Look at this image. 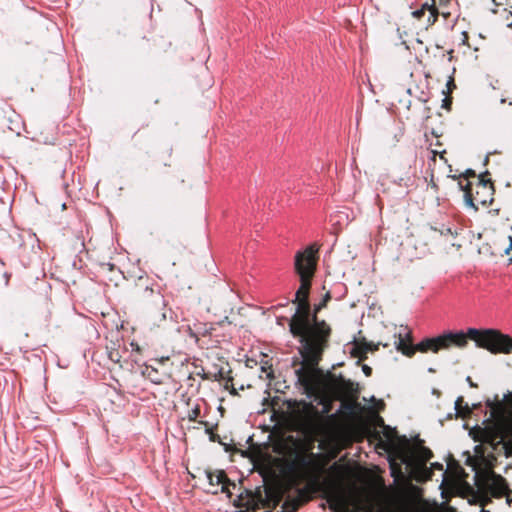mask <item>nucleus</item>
Returning <instances> with one entry per match:
<instances>
[{
  "mask_svg": "<svg viewBox=\"0 0 512 512\" xmlns=\"http://www.w3.org/2000/svg\"><path fill=\"white\" fill-rule=\"evenodd\" d=\"M231 374H232V370L231 369L225 370L224 368H221L215 374L214 379L217 380V381H224V382H227V383L228 382H232L233 381V376Z\"/></svg>",
  "mask_w": 512,
  "mask_h": 512,
  "instance_id": "bb28decb",
  "label": "nucleus"
},
{
  "mask_svg": "<svg viewBox=\"0 0 512 512\" xmlns=\"http://www.w3.org/2000/svg\"><path fill=\"white\" fill-rule=\"evenodd\" d=\"M378 344H374L372 342H368V352H374L378 350Z\"/></svg>",
  "mask_w": 512,
  "mask_h": 512,
  "instance_id": "4c0bfd02",
  "label": "nucleus"
},
{
  "mask_svg": "<svg viewBox=\"0 0 512 512\" xmlns=\"http://www.w3.org/2000/svg\"><path fill=\"white\" fill-rule=\"evenodd\" d=\"M331 477L321 481L314 475L303 488L297 489V496H288L281 506V512H296L312 499V494L323 493L332 512H414L407 500L399 501L394 507L384 502H370L365 505L354 502L345 487L346 468L334 463L329 468Z\"/></svg>",
  "mask_w": 512,
  "mask_h": 512,
  "instance_id": "f257e3e1",
  "label": "nucleus"
},
{
  "mask_svg": "<svg viewBox=\"0 0 512 512\" xmlns=\"http://www.w3.org/2000/svg\"><path fill=\"white\" fill-rule=\"evenodd\" d=\"M261 371L266 374V378L267 379L272 380L274 378V371H273V368H272V364H269L268 361H266L261 366Z\"/></svg>",
  "mask_w": 512,
  "mask_h": 512,
  "instance_id": "c756f323",
  "label": "nucleus"
},
{
  "mask_svg": "<svg viewBox=\"0 0 512 512\" xmlns=\"http://www.w3.org/2000/svg\"><path fill=\"white\" fill-rule=\"evenodd\" d=\"M428 8L430 10V17L428 19L429 22H435L437 18V9L432 5L429 6L427 3L422 6V10Z\"/></svg>",
  "mask_w": 512,
  "mask_h": 512,
  "instance_id": "7c9ffc66",
  "label": "nucleus"
},
{
  "mask_svg": "<svg viewBox=\"0 0 512 512\" xmlns=\"http://www.w3.org/2000/svg\"><path fill=\"white\" fill-rule=\"evenodd\" d=\"M456 416L462 419H467L472 414V408L467 403H464V398L459 396L455 401Z\"/></svg>",
  "mask_w": 512,
  "mask_h": 512,
  "instance_id": "4be33fe9",
  "label": "nucleus"
},
{
  "mask_svg": "<svg viewBox=\"0 0 512 512\" xmlns=\"http://www.w3.org/2000/svg\"><path fill=\"white\" fill-rule=\"evenodd\" d=\"M134 294L140 300H148L151 297H155L156 304L160 307L154 317L159 318V323L166 321L168 309L166 308L165 300L159 292H155L154 289L149 285L147 278H138L137 282L135 283Z\"/></svg>",
  "mask_w": 512,
  "mask_h": 512,
  "instance_id": "6e6552de",
  "label": "nucleus"
},
{
  "mask_svg": "<svg viewBox=\"0 0 512 512\" xmlns=\"http://www.w3.org/2000/svg\"><path fill=\"white\" fill-rule=\"evenodd\" d=\"M328 445L331 446V449H330L331 457L335 458L339 454L341 448L336 446V445H334V444H332V443H329Z\"/></svg>",
  "mask_w": 512,
  "mask_h": 512,
  "instance_id": "72a5a7b5",
  "label": "nucleus"
},
{
  "mask_svg": "<svg viewBox=\"0 0 512 512\" xmlns=\"http://www.w3.org/2000/svg\"><path fill=\"white\" fill-rule=\"evenodd\" d=\"M131 346L133 347V349H135L136 351L140 352V347L138 344H135V343H131Z\"/></svg>",
  "mask_w": 512,
  "mask_h": 512,
  "instance_id": "a18cd8bd",
  "label": "nucleus"
},
{
  "mask_svg": "<svg viewBox=\"0 0 512 512\" xmlns=\"http://www.w3.org/2000/svg\"><path fill=\"white\" fill-rule=\"evenodd\" d=\"M285 491L281 488H268L265 491V507L275 508L283 500Z\"/></svg>",
  "mask_w": 512,
  "mask_h": 512,
  "instance_id": "6ab92c4d",
  "label": "nucleus"
},
{
  "mask_svg": "<svg viewBox=\"0 0 512 512\" xmlns=\"http://www.w3.org/2000/svg\"><path fill=\"white\" fill-rule=\"evenodd\" d=\"M329 299H330V294H329V293H327V294L325 295V298H324V300H323V301H325V303H326Z\"/></svg>",
  "mask_w": 512,
  "mask_h": 512,
  "instance_id": "8fccbe9b",
  "label": "nucleus"
},
{
  "mask_svg": "<svg viewBox=\"0 0 512 512\" xmlns=\"http://www.w3.org/2000/svg\"><path fill=\"white\" fill-rule=\"evenodd\" d=\"M329 385L337 396V400L343 398H354L358 393V385L349 379H345L342 375L336 376L330 372L325 374Z\"/></svg>",
  "mask_w": 512,
  "mask_h": 512,
  "instance_id": "1a4fd4ad",
  "label": "nucleus"
},
{
  "mask_svg": "<svg viewBox=\"0 0 512 512\" xmlns=\"http://www.w3.org/2000/svg\"><path fill=\"white\" fill-rule=\"evenodd\" d=\"M422 11H423L422 9L421 10H417L413 14H414L415 17H419L422 14Z\"/></svg>",
  "mask_w": 512,
  "mask_h": 512,
  "instance_id": "49530a36",
  "label": "nucleus"
},
{
  "mask_svg": "<svg viewBox=\"0 0 512 512\" xmlns=\"http://www.w3.org/2000/svg\"><path fill=\"white\" fill-rule=\"evenodd\" d=\"M450 85L455 86L452 80L448 81V83H447L448 90H447V91H444V90L442 91V93H443V95H444V96H449V95L452 93V90H451V88H450Z\"/></svg>",
  "mask_w": 512,
  "mask_h": 512,
  "instance_id": "e433bc0d",
  "label": "nucleus"
},
{
  "mask_svg": "<svg viewBox=\"0 0 512 512\" xmlns=\"http://www.w3.org/2000/svg\"><path fill=\"white\" fill-rule=\"evenodd\" d=\"M508 27H512V21L507 23Z\"/></svg>",
  "mask_w": 512,
  "mask_h": 512,
  "instance_id": "864d4df0",
  "label": "nucleus"
},
{
  "mask_svg": "<svg viewBox=\"0 0 512 512\" xmlns=\"http://www.w3.org/2000/svg\"><path fill=\"white\" fill-rule=\"evenodd\" d=\"M207 478L210 485H222V492H227L230 494L229 487H236V484L232 482L226 475L223 470L217 471V473H213L208 471Z\"/></svg>",
  "mask_w": 512,
  "mask_h": 512,
  "instance_id": "f3484780",
  "label": "nucleus"
},
{
  "mask_svg": "<svg viewBox=\"0 0 512 512\" xmlns=\"http://www.w3.org/2000/svg\"><path fill=\"white\" fill-rule=\"evenodd\" d=\"M255 365H257V361L254 359H247L246 366L253 368Z\"/></svg>",
  "mask_w": 512,
  "mask_h": 512,
  "instance_id": "58836bf2",
  "label": "nucleus"
},
{
  "mask_svg": "<svg viewBox=\"0 0 512 512\" xmlns=\"http://www.w3.org/2000/svg\"><path fill=\"white\" fill-rule=\"evenodd\" d=\"M326 305L325 301H322L318 306H321L322 308Z\"/></svg>",
  "mask_w": 512,
  "mask_h": 512,
  "instance_id": "603ef678",
  "label": "nucleus"
},
{
  "mask_svg": "<svg viewBox=\"0 0 512 512\" xmlns=\"http://www.w3.org/2000/svg\"><path fill=\"white\" fill-rule=\"evenodd\" d=\"M312 280L300 278V286L292 303L297 304L289 320V331L301 344L299 353L322 347H329L332 329L325 320L311 315L309 293Z\"/></svg>",
  "mask_w": 512,
  "mask_h": 512,
  "instance_id": "f03ea898",
  "label": "nucleus"
},
{
  "mask_svg": "<svg viewBox=\"0 0 512 512\" xmlns=\"http://www.w3.org/2000/svg\"><path fill=\"white\" fill-rule=\"evenodd\" d=\"M319 457L318 454H315L313 452L305 453L302 455H299L295 461H293L289 465V470L291 472H297V477L299 480L303 479V472L298 470H304L310 467L315 459Z\"/></svg>",
  "mask_w": 512,
  "mask_h": 512,
  "instance_id": "4468645a",
  "label": "nucleus"
},
{
  "mask_svg": "<svg viewBox=\"0 0 512 512\" xmlns=\"http://www.w3.org/2000/svg\"><path fill=\"white\" fill-rule=\"evenodd\" d=\"M321 309H322V307H321V306L316 305V306H315V308H314V311H313V313H311V315H315V316L317 317V314H318V312H319Z\"/></svg>",
  "mask_w": 512,
  "mask_h": 512,
  "instance_id": "37998d69",
  "label": "nucleus"
},
{
  "mask_svg": "<svg viewBox=\"0 0 512 512\" xmlns=\"http://www.w3.org/2000/svg\"><path fill=\"white\" fill-rule=\"evenodd\" d=\"M304 404H305V406H306L307 408H309V409H314V407H313V405H312V404H310V403H309V404L304 403Z\"/></svg>",
  "mask_w": 512,
  "mask_h": 512,
  "instance_id": "3c124183",
  "label": "nucleus"
},
{
  "mask_svg": "<svg viewBox=\"0 0 512 512\" xmlns=\"http://www.w3.org/2000/svg\"><path fill=\"white\" fill-rule=\"evenodd\" d=\"M198 423H199L200 425H203V426L205 427V432H206V434H208V436H209V440H210L211 442H217V443H219V444H221V445H223V446H226V445L221 441L220 436L214 432V428H216V427H217V425H215L214 427H210L209 423H208L207 421H203V420L198 421ZM225 449H226V451L228 450V448H227V447H225Z\"/></svg>",
  "mask_w": 512,
  "mask_h": 512,
  "instance_id": "393cba45",
  "label": "nucleus"
},
{
  "mask_svg": "<svg viewBox=\"0 0 512 512\" xmlns=\"http://www.w3.org/2000/svg\"><path fill=\"white\" fill-rule=\"evenodd\" d=\"M300 429L305 435V442L303 448L306 453H310L312 452L314 448V443L316 441L317 427L315 423L311 421H305L302 423Z\"/></svg>",
  "mask_w": 512,
  "mask_h": 512,
  "instance_id": "2eb2a0df",
  "label": "nucleus"
},
{
  "mask_svg": "<svg viewBox=\"0 0 512 512\" xmlns=\"http://www.w3.org/2000/svg\"><path fill=\"white\" fill-rule=\"evenodd\" d=\"M362 371L367 377L372 375V368L366 364L362 365Z\"/></svg>",
  "mask_w": 512,
  "mask_h": 512,
  "instance_id": "c9c22d12",
  "label": "nucleus"
},
{
  "mask_svg": "<svg viewBox=\"0 0 512 512\" xmlns=\"http://www.w3.org/2000/svg\"><path fill=\"white\" fill-rule=\"evenodd\" d=\"M480 407H481V404H480V403H478V404H473L471 408H472V410H473V409H478V408H480Z\"/></svg>",
  "mask_w": 512,
  "mask_h": 512,
  "instance_id": "de8ad7c7",
  "label": "nucleus"
},
{
  "mask_svg": "<svg viewBox=\"0 0 512 512\" xmlns=\"http://www.w3.org/2000/svg\"><path fill=\"white\" fill-rule=\"evenodd\" d=\"M482 512H489V511L482 510Z\"/></svg>",
  "mask_w": 512,
  "mask_h": 512,
  "instance_id": "6e6d98bb",
  "label": "nucleus"
},
{
  "mask_svg": "<svg viewBox=\"0 0 512 512\" xmlns=\"http://www.w3.org/2000/svg\"><path fill=\"white\" fill-rule=\"evenodd\" d=\"M453 98H442L441 107L446 109L447 111L451 110Z\"/></svg>",
  "mask_w": 512,
  "mask_h": 512,
  "instance_id": "473e14b6",
  "label": "nucleus"
},
{
  "mask_svg": "<svg viewBox=\"0 0 512 512\" xmlns=\"http://www.w3.org/2000/svg\"><path fill=\"white\" fill-rule=\"evenodd\" d=\"M212 330L213 327L211 325L208 326L207 324L195 325V330L189 328L190 336L195 338L196 341L199 340V336L210 335Z\"/></svg>",
  "mask_w": 512,
  "mask_h": 512,
  "instance_id": "b1692460",
  "label": "nucleus"
},
{
  "mask_svg": "<svg viewBox=\"0 0 512 512\" xmlns=\"http://www.w3.org/2000/svg\"><path fill=\"white\" fill-rule=\"evenodd\" d=\"M108 340L110 341V345L106 346L108 358L113 363H119L120 360H121V354H120V351H119L120 337L112 338V339H108Z\"/></svg>",
  "mask_w": 512,
  "mask_h": 512,
  "instance_id": "412c9836",
  "label": "nucleus"
},
{
  "mask_svg": "<svg viewBox=\"0 0 512 512\" xmlns=\"http://www.w3.org/2000/svg\"><path fill=\"white\" fill-rule=\"evenodd\" d=\"M102 326L106 330L104 333V337L106 340L112 339V338H118L120 337V331H119V316L116 312L110 311V312H102Z\"/></svg>",
  "mask_w": 512,
  "mask_h": 512,
  "instance_id": "ddd939ff",
  "label": "nucleus"
},
{
  "mask_svg": "<svg viewBox=\"0 0 512 512\" xmlns=\"http://www.w3.org/2000/svg\"><path fill=\"white\" fill-rule=\"evenodd\" d=\"M391 469H392V475L394 477L402 476L400 467H397V469H396L395 464L391 463Z\"/></svg>",
  "mask_w": 512,
  "mask_h": 512,
  "instance_id": "f704fd0d",
  "label": "nucleus"
},
{
  "mask_svg": "<svg viewBox=\"0 0 512 512\" xmlns=\"http://www.w3.org/2000/svg\"><path fill=\"white\" fill-rule=\"evenodd\" d=\"M487 492L495 498L506 497L508 504L512 503V490L507 481L500 475H493L487 482Z\"/></svg>",
  "mask_w": 512,
  "mask_h": 512,
  "instance_id": "9b49d317",
  "label": "nucleus"
},
{
  "mask_svg": "<svg viewBox=\"0 0 512 512\" xmlns=\"http://www.w3.org/2000/svg\"><path fill=\"white\" fill-rule=\"evenodd\" d=\"M224 389L228 390L229 393L233 396H237L238 395V392H237V389L234 387L233 385V381L232 382H225L224 383Z\"/></svg>",
  "mask_w": 512,
  "mask_h": 512,
  "instance_id": "2f4dec72",
  "label": "nucleus"
},
{
  "mask_svg": "<svg viewBox=\"0 0 512 512\" xmlns=\"http://www.w3.org/2000/svg\"><path fill=\"white\" fill-rule=\"evenodd\" d=\"M466 381L468 382L469 386L472 388H476L477 384L473 382L472 378L470 376L467 377Z\"/></svg>",
  "mask_w": 512,
  "mask_h": 512,
  "instance_id": "ea45409f",
  "label": "nucleus"
},
{
  "mask_svg": "<svg viewBox=\"0 0 512 512\" xmlns=\"http://www.w3.org/2000/svg\"><path fill=\"white\" fill-rule=\"evenodd\" d=\"M478 177H479V175H476L475 171H473V170H467V171L465 172V174L460 175V176H458V177H456L455 175H454V176H452V178H453L454 180L458 179V183H459L460 181H462V182H463V184L467 183V180H468V181H475Z\"/></svg>",
  "mask_w": 512,
  "mask_h": 512,
  "instance_id": "cd10ccee",
  "label": "nucleus"
},
{
  "mask_svg": "<svg viewBox=\"0 0 512 512\" xmlns=\"http://www.w3.org/2000/svg\"><path fill=\"white\" fill-rule=\"evenodd\" d=\"M469 339L474 341L477 347L486 349L492 354L512 353V337L496 329L476 328H469L466 333L447 332L437 337L425 338L416 344V349L421 353L429 351L438 353L440 350H448L451 347L464 348Z\"/></svg>",
  "mask_w": 512,
  "mask_h": 512,
  "instance_id": "7ed1b4c3",
  "label": "nucleus"
},
{
  "mask_svg": "<svg viewBox=\"0 0 512 512\" xmlns=\"http://www.w3.org/2000/svg\"><path fill=\"white\" fill-rule=\"evenodd\" d=\"M464 193V201L468 207L478 211L480 208H489L494 202L495 188L488 171L479 175L475 181L458 183Z\"/></svg>",
  "mask_w": 512,
  "mask_h": 512,
  "instance_id": "423d86ee",
  "label": "nucleus"
},
{
  "mask_svg": "<svg viewBox=\"0 0 512 512\" xmlns=\"http://www.w3.org/2000/svg\"><path fill=\"white\" fill-rule=\"evenodd\" d=\"M326 349L328 347L300 352L302 359L294 358L292 367L295 368L297 384L304 389L308 397L319 400V404L323 406V413L328 414L337 396L332 391L325 373L319 368Z\"/></svg>",
  "mask_w": 512,
  "mask_h": 512,
  "instance_id": "20e7f679",
  "label": "nucleus"
},
{
  "mask_svg": "<svg viewBox=\"0 0 512 512\" xmlns=\"http://www.w3.org/2000/svg\"><path fill=\"white\" fill-rule=\"evenodd\" d=\"M200 416V406L196 404L193 408L188 411L187 418L190 422L197 421V418Z\"/></svg>",
  "mask_w": 512,
  "mask_h": 512,
  "instance_id": "c85d7f7f",
  "label": "nucleus"
},
{
  "mask_svg": "<svg viewBox=\"0 0 512 512\" xmlns=\"http://www.w3.org/2000/svg\"><path fill=\"white\" fill-rule=\"evenodd\" d=\"M447 233H451V230L449 228L446 229Z\"/></svg>",
  "mask_w": 512,
  "mask_h": 512,
  "instance_id": "5fc2aeb1",
  "label": "nucleus"
},
{
  "mask_svg": "<svg viewBox=\"0 0 512 512\" xmlns=\"http://www.w3.org/2000/svg\"><path fill=\"white\" fill-rule=\"evenodd\" d=\"M320 245L313 243L295 255L294 269L299 278L312 280L319 260Z\"/></svg>",
  "mask_w": 512,
  "mask_h": 512,
  "instance_id": "0eeeda50",
  "label": "nucleus"
},
{
  "mask_svg": "<svg viewBox=\"0 0 512 512\" xmlns=\"http://www.w3.org/2000/svg\"><path fill=\"white\" fill-rule=\"evenodd\" d=\"M395 344L397 350L407 357H412L417 352L416 345L412 343L411 333H407L406 337L400 334Z\"/></svg>",
  "mask_w": 512,
  "mask_h": 512,
  "instance_id": "a211bd4d",
  "label": "nucleus"
},
{
  "mask_svg": "<svg viewBox=\"0 0 512 512\" xmlns=\"http://www.w3.org/2000/svg\"><path fill=\"white\" fill-rule=\"evenodd\" d=\"M289 304V301L287 300L284 304L283 303H280L276 306H273L271 309L273 310H277L279 307H284V306H287Z\"/></svg>",
  "mask_w": 512,
  "mask_h": 512,
  "instance_id": "a19ab883",
  "label": "nucleus"
},
{
  "mask_svg": "<svg viewBox=\"0 0 512 512\" xmlns=\"http://www.w3.org/2000/svg\"><path fill=\"white\" fill-rule=\"evenodd\" d=\"M495 6H499V5H502V3L500 1H497V0H491Z\"/></svg>",
  "mask_w": 512,
  "mask_h": 512,
  "instance_id": "09e8293b",
  "label": "nucleus"
},
{
  "mask_svg": "<svg viewBox=\"0 0 512 512\" xmlns=\"http://www.w3.org/2000/svg\"><path fill=\"white\" fill-rule=\"evenodd\" d=\"M368 353V342L363 339L362 341L356 342L351 355L353 357L359 358L360 361L365 360L367 358Z\"/></svg>",
  "mask_w": 512,
  "mask_h": 512,
  "instance_id": "5701e85b",
  "label": "nucleus"
},
{
  "mask_svg": "<svg viewBox=\"0 0 512 512\" xmlns=\"http://www.w3.org/2000/svg\"><path fill=\"white\" fill-rule=\"evenodd\" d=\"M489 409L490 418L486 420L484 441L506 442L512 448V391H507L502 398L495 395L493 399L485 401Z\"/></svg>",
  "mask_w": 512,
  "mask_h": 512,
  "instance_id": "39448f33",
  "label": "nucleus"
},
{
  "mask_svg": "<svg viewBox=\"0 0 512 512\" xmlns=\"http://www.w3.org/2000/svg\"><path fill=\"white\" fill-rule=\"evenodd\" d=\"M494 251L493 255L509 256V261L512 262V236H500L493 240Z\"/></svg>",
  "mask_w": 512,
  "mask_h": 512,
  "instance_id": "dca6fc26",
  "label": "nucleus"
},
{
  "mask_svg": "<svg viewBox=\"0 0 512 512\" xmlns=\"http://www.w3.org/2000/svg\"><path fill=\"white\" fill-rule=\"evenodd\" d=\"M377 426L383 428V436L386 440H383L380 436V433L376 430L373 431V437L378 440L377 447L381 448L385 451H390L392 446L394 445V438L396 437V430L391 427L385 425L383 418L378 417L376 420Z\"/></svg>",
  "mask_w": 512,
  "mask_h": 512,
  "instance_id": "f8f14e48",
  "label": "nucleus"
},
{
  "mask_svg": "<svg viewBox=\"0 0 512 512\" xmlns=\"http://www.w3.org/2000/svg\"><path fill=\"white\" fill-rule=\"evenodd\" d=\"M98 272H101L102 274H108L111 273L116 278L121 274L120 270H118L114 264L110 262H101L98 264Z\"/></svg>",
  "mask_w": 512,
  "mask_h": 512,
  "instance_id": "a878e982",
  "label": "nucleus"
},
{
  "mask_svg": "<svg viewBox=\"0 0 512 512\" xmlns=\"http://www.w3.org/2000/svg\"><path fill=\"white\" fill-rule=\"evenodd\" d=\"M431 134H432L433 136H435L436 138H438V137H440V136L442 135V132H438L437 130H435V129H433V128H432V129H431Z\"/></svg>",
  "mask_w": 512,
  "mask_h": 512,
  "instance_id": "79ce46f5",
  "label": "nucleus"
},
{
  "mask_svg": "<svg viewBox=\"0 0 512 512\" xmlns=\"http://www.w3.org/2000/svg\"><path fill=\"white\" fill-rule=\"evenodd\" d=\"M432 468H435L437 470H442L443 469V465L440 464V463H433L432 464Z\"/></svg>",
  "mask_w": 512,
  "mask_h": 512,
  "instance_id": "c03bdc74",
  "label": "nucleus"
},
{
  "mask_svg": "<svg viewBox=\"0 0 512 512\" xmlns=\"http://www.w3.org/2000/svg\"><path fill=\"white\" fill-rule=\"evenodd\" d=\"M398 458L408 467H410L411 477L417 482H425L432 478V469L428 468L426 464L410 461L407 452L399 451Z\"/></svg>",
  "mask_w": 512,
  "mask_h": 512,
  "instance_id": "9d476101",
  "label": "nucleus"
},
{
  "mask_svg": "<svg viewBox=\"0 0 512 512\" xmlns=\"http://www.w3.org/2000/svg\"><path fill=\"white\" fill-rule=\"evenodd\" d=\"M408 455L410 461L422 464H426L433 457L432 451L423 445L417 446L410 454L408 453Z\"/></svg>",
  "mask_w": 512,
  "mask_h": 512,
  "instance_id": "aec40b11",
  "label": "nucleus"
}]
</instances>
